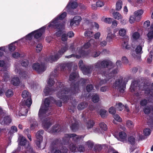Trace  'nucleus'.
I'll return each instance as SVG.
<instances>
[{"label":"nucleus","mask_w":153,"mask_h":153,"mask_svg":"<svg viewBox=\"0 0 153 153\" xmlns=\"http://www.w3.org/2000/svg\"><path fill=\"white\" fill-rule=\"evenodd\" d=\"M61 83H60V85L61 87L59 86L58 89L59 90V91L57 93V96L60 99L63 100L65 102L67 101L68 97L65 96V94H74L79 92V88L78 84L77 83L73 84L72 85L70 89L68 92L66 91V89H68L64 86H62Z\"/></svg>","instance_id":"f257e3e1"},{"label":"nucleus","mask_w":153,"mask_h":153,"mask_svg":"<svg viewBox=\"0 0 153 153\" xmlns=\"http://www.w3.org/2000/svg\"><path fill=\"white\" fill-rule=\"evenodd\" d=\"M137 85V83L136 82L132 83L131 85L130 88L131 91L132 92L138 89L137 92L135 93V94L136 96L138 97L142 94L140 92L141 90L144 91L145 93L147 94L152 93L150 90V86L149 84L145 83L142 86H140L139 88L136 87Z\"/></svg>","instance_id":"f03ea898"},{"label":"nucleus","mask_w":153,"mask_h":153,"mask_svg":"<svg viewBox=\"0 0 153 153\" xmlns=\"http://www.w3.org/2000/svg\"><path fill=\"white\" fill-rule=\"evenodd\" d=\"M54 100L53 98H46L45 99L44 102V105H42L39 109V116L41 119L42 116L48 115L50 113V111H49L48 107L50 102H52V101Z\"/></svg>","instance_id":"7ed1b4c3"},{"label":"nucleus","mask_w":153,"mask_h":153,"mask_svg":"<svg viewBox=\"0 0 153 153\" xmlns=\"http://www.w3.org/2000/svg\"><path fill=\"white\" fill-rule=\"evenodd\" d=\"M129 79V76H126L124 78L123 82V78L120 77L119 78L117 79L114 84V86L120 92L123 93L124 91L125 86Z\"/></svg>","instance_id":"20e7f679"},{"label":"nucleus","mask_w":153,"mask_h":153,"mask_svg":"<svg viewBox=\"0 0 153 153\" xmlns=\"http://www.w3.org/2000/svg\"><path fill=\"white\" fill-rule=\"evenodd\" d=\"M54 77V76L51 75L47 81L48 86L45 88L44 90V93L45 96L51 94L55 91L53 88L51 87L55 83L53 78Z\"/></svg>","instance_id":"39448f33"},{"label":"nucleus","mask_w":153,"mask_h":153,"mask_svg":"<svg viewBox=\"0 0 153 153\" xmlns=\"http://www.w3.org/2000/svg\"><path fill=\"white\" fill-rule=\"evenodd\" d=\"M68 46L66 45L64 47H62L59 51L58 53L54 55L50 56L49 58L46 60L47 61H49L51 62H52L57 60L68 50Z\"/></svg>","instance_id":"423d86ee"},{"label":"nucleus","mask_w":153,"mask_h":153,"mask_svg":"<svg viewBox=\"0 0 153 153\" xmlns=\"http://www.w3.org/2000/svg\"><path fill=\"white\" fill-rule=\"evenodd\" d=\"M143 111L146 114L148 115L147 118L148 124L149 125L153 124V107L152 106L145 107Z\"/></svg>","instance_id":"0eeeda50"},{"label":"nucleus","mask_w":153,"mask_h":153,"mask_svg":"<svg viewBox=\"0 0 153 153\" xmlns=\"http://www.w3.org/2000/svg\"><path fill=\"white\" fill-rule=\"evenodd\" d=\"M90 45V43L87 42L85 43L83 47L78 48L77 50L76 53H77L79 55L76 56V58L79 59L82 57H85L87 56L89 52L88 51H85L84 50L88 48Z\"/></svg>","instance_id":"6e6552de"},{"label":"nucleus","mask_w":153,"mask_h":153,"mask_svg":"<svg viewBox=\"0 0 153 153\" xmlns=\"http://www.w3.org/2000/svg\"><path fill=\"white\" fill-rule=\"evenodd\" d=\"M143 11L141 10H138L135 11L133 15L130 16L129 22L130 23L132 24L135 22H138L141 18V15L143 13Z\"/></svg>","instance_id":"1a4fd4ad"},{"label":"nucleus","mask_w":153,"mask_h":153,"mask_svg":"<svg viewBox=\"0 0 153 153\" xmlns=\"http://www.w3.org/2000/svg\"><path fill=\"white\" fill-rule=\"evenodd\" d=\"M72 138L75 142H77L82 139L83 137L82 136L77 135L75 134H66L63 138V141L67 142L70 138Z\"/></svg>","instance_id":"9d476101"},{"label":"nucleus","mask_w":153,"mask_h":153,"mask_svg":"<svg viewBox=\"0 0 153 153\" xmlns=\"http://www.w3.org/2000/svg\"><path fill=\"white\" fill-rule=\"evenodd\" d=\"M117 69H115L112 71V72L109 73V74H107L106 73V72H102L101 74H102V76L106 77V78H105L104 79H102L101 81V84H103L105 83H106L108 80L109 79H111L112 77L114 76L113 74H115L117 73Z\"/></svg>","instance_id":"9b49d317"},{"label":"nucleus","mask_w":153,"mask_h":153,"mask_svg":"<svg viewBox=\"0 0 153 153\" xmlns=\"http://www.w3.org/2000/svg\"><path fill=\"white\" fill-rule=\"evenodd\" d=\"M79 66L81 69L84 74H87L90 73L92 71L91 66H88L86 67L85 66L82 60H80L79 62Z\"/></svg>","instance_id":"f8f14e48"},{"label":"nucleus","mask_w":153,"mask_h":153,"mask_svg":"<svg viewBox=\"0 0 153 153\" xmlns=\"http://www.w3.org/2000/svg\"><path fill=\"white\" fill-rule=\"evenodd\" d=\"M44 133V131L40 130L36 134V137L37 140L36 141V146L39 148H41L40 144L42 141L43 137L42 135Z\"/></svg>","instance_id":"ddd939ff"},{"label":"nucleus","mask_w":153,"mask_h":153,"mask_svg":"<svg viewBox=\"0 0 153 153\" xmlns=\"http://www.w3.org/2000/svg\"><path fill=\"white\" fill-rule=\"evenodd\" d=\"M33 69L39 73L43 72L45 70V67L42 65H40V64L38 63H36L34 64L33 65Z\"/></svg>","instance_id":"4468645a"},{"label":"nucleus","mask_w":153,"mask_h":153,"mask_svg":"<svg viewBox=\"0 0 153 153\" xmlns=\"http://www.w3.org/2000/svg\"><path fill=\"white\" fill-rule=\"evenodd\" d=\"M107 36L106 38L107 42H112L113 39L116 36L114 33H112L111 30L109 27L107 28Z\"/></svg>","instance_id":"2eb2a0df"},{"label":"nucleus","mask_w":153,"mask_h":153,"mask_svg":"<svg viewBox=\"0 0 153 153\" xmlns=\"http://www.w3.org/2000/svg\"><path fill=\"white\" fill-rule=\"evenodd\" d=\"M67 13L65 12L62 13L59 16L57 17L56 18L53 19V21L51 22L50 24L51 26H54V24H58V21L59 20H62L64 19L66 16Z\"/></svg>","instance_id":"dca6fc26"},{"label":"nucleus","mask_w":153,"mask_h":153,"mask_svg":"<svg viewBox=\"0 0 153 153\" xmlns=\"http://www.w3.org/2000/svg\"><path fill=\"white\" fill-rule=\"evenodd\" d=\"M81 20V17L76 16L74 17L73 19L71 20L70 22V25L71 26L78 25L79 24V22Z\"/></svg>","instance_id":"f3484780"},{"label":"nucleus","mask_w":153,"mask_h":153,"mask_svg":"<svg viewBox=\"0 0 153 153\" xmlns=\"http://www.w3.org/2000/svg\"><path fill=\"white\" fill-rule=\"evenodd\" d=\"M21 108L19 111V116H25V115L28 111L30 109H28L27 107L25 105L24 106V105H21Z\"/></svg>","instance_id":"a211bd4d"},{"label":"nucleus","mask_w":153,"mask_h":153,"mask_svg":"<svg viewBox=\"0 0 153 153\" xmlns=\"http://www.w3.org/2000/svg\"><path fill=\"white\" fill-rule=\"evenodd\" d=\"M52 26L49 25V27L51 26ZM52 26L55 27L57 29V30H58V32L56 33V35L57 36H59L60 35H59V33H60L62 30L64 28V25L63 24H54V26ZM61 34V33H60Z\"/></svg>","instance_id":"6ab92c4d"},{"label":"nucleus","mask_w":153,"mask_h":153,"mask_svg":"<svg viewBox=\"0 0 153 153\" xmlns=\"http://www.w3.org/2000/svg\"><path fill=\"white\" fill-rule=\"evenodd\" d=\"M45 30L44 27L38 30L34 31L33 35H34V37L36 39H38L41 36L42 34L44 32Z\"/></svg>","instance_id":"aec40b11"},{"label":"nucleus","mask_w":153,"mask_h":153,"mask_svg":"<svg viewBox=\"0 0 153 153\" xmlns=\"http://www.w3.org/2000/svg\"><path fill=\"white\" fill-rule=\"evenodd\" d=\"M135 51L137 55H135L134 54H132V55L135 58H136V59H138L140 57V54L142 53V46L139 45L137 46L136 49Z\"/></svg>","instance_id":"412c9836"},{"label":"nucleus","mask_w":153,"mask_h":153,"mask_svg":"<svg viewBox=\"0 0 153 153\" xmlns=\"http://www.w3.org/2000/svg\"><path fill=\"white\" fill-rule=\"evenodd\" d=\"M42 125L44 128L47 130L51 125L52 123L50 120L48 119V118H45L42 121Z\"/></svg>","instance_id":"4be33fe9"},{"label":"nucleus","mask_w":153,"mask_h":153,"mask_svg":"<svg viewBox=\"0 0 153 153\" xmlns=\"http://www.w3.org/2000/svg\"><path fill=\"white\" fill-rule=\"evenodd\" d=\"M119 137L118 140L124 142L126 140L127 134L124 131L120 132L119 134Z\"/></svg>","instance_id":"5701e85b"},{"label":"nucleus","mask_w":153,"mask_h":153,"mask_svg":"<svg viewBox=\"0 0 153 153\" xmlns=\"http://www.w3.org/2000/svg\"><path fill=\"white\" fill-rule=\"evenodd\" d=\"M19 139V145L21 146H24L26 145V144H27L28 146L26 147V148L28 147V145L30 146V145L28 143V142L27 141L25 137L23 136H20V137ZM26 149L27 148H26Z\"/></svg>","instance_id":"b1692460"},{"label":"nucleus","mask_w":153,"mask_h":153,"mask_svg":"<svg viewBox=\"0 0 153 153\" xmlns=\"http://www.w3.org/2000/svg\"><path fill=\"white\" fill-rule=\"evenodd\" d=\"M27 100L25 101V100L21 103V105H24V106L25 105L28 109H30V107L32 103V101L30 98H27Z\"/></svg>","instance_id":"393cba45"},{"label":"nucleus","mask_w":153,"mask_h":153,"mask_svg":"<svg viewBox=\"0 0 153 153\" xmlns=\"http://www.w3.org/2000/svg\"><path fill=\"white\" fill-rule=\"evenodd\" d=\"M148 33L147 36L149 40L153 39V24L152 25L151 27L148 29Z\"/></svg>","instance_id":"a878e982"},{"label":"nucleus","mask_w":153,"mask_h":153,"mask_svg":"<svg viewBox=\"0 0 153 153\" xmlns=\"http://www.w3.org/2000/svg\"><path fill=\"white\" fill-rule=\"evenodd\" d=\"M11 82L13 85L17 86L19 85L20 83L19 79L17 77H14L12 78L11 80Z\"/></svg>","instance_id":"bb28decb"},{"label":"nucleus","mask_w":153,"mask_h":153,"mask_svg":"<svg viewBox=\"0 0 153 153\" xmlns=\"http://www.w3.org/2000/svg\"><path fill=\"white\" fill-rule=\"evenodd\" d=\"M140 35L139 33L137 32L132 33V38L133 40H136L139 39L140 38Z\"/></svg>","instance_id":"cd10ccee"},{"label":"nucleus","mask_w":153,"mask_h":153,"mask_svg":"<svg viewBox=\"0 0 153 153\" xmlns=\"http://www.w3.org/2000/svg\"><path fill=\"white\" fill-rule=\"evenodd\" d=\"M99 113L101 117L102 118H105L107 116V111L104 109H101Z\"/></svg>","instance_id":"c85d7f7f"},{"label":"nucleus","mask_w":153,"mask_h":153,"mask_svg":"<svg viewBox=\"0 0 153 153\" xmlns=\"http://www.w3.org/2000/svg\"><path fill=\"white\" fill-rule=\"evenodd\" d=\"M88 104L86 102H82L78 105L77 108L79 110H81L87 107Z\"/></svg>","instance_id":"c756f323"},{"label":"nucleus","mask_w":153,"mask_h":153,"mask_svg":"<svg viewBox=\"0 0 153 153\" xmlns=\"http://www.w3.org/2000/svg\"><path fill=\"white\" fill-rule=\"evenodd\" d=\"M22 97L23 98H30V94L27 91H24L22 94Z\"/></svg>","instance_id":"7c9ffc66"},{"label":"nucleus","mask_w":153,"mask_h":153,"mask_svg":"<svg viewBox=\"0 0 153 153\" xmlns=\"http://www.w3.org/2000/svg\"><path fill=\"white\" fill-rule=\"evenodd\" d=\"M113 16L114 18L118 20L121 19L123 17L118 12H114L113 13Z\"/></svg>","instance_id":"2f4dec72"},{"label":"nucleus","mask_w":153,"mask_h":153,"mask_svg":"<svg viewBox=\"0 0 153 153\" xmlns=\"http://www.w3.org/2000/svg\"><path fill=\"white\" fill-rule=\"evenodd\" d=\"M126 29L125 28H120L119 30L118 33L120 36H123L126 34Z\"/></svg>","instance_id":"473e14b6"},{"label":"nucleus","mask_w":153,"mask_h":153,"mask_svg":"<svg viewBox=\"0 0 153 153\" xmlns=\"http://www.w3.org/2000/svg\"><path fill=\"white\" fill-rule=\"evenodd\" d=\"M17 128L15 126H13L11 127V129L8 133L9 135H11L13 133L17 132Z\"/></svg>","instance_id":"72a5a7b5"},{"label":"nucleus","mask_w":153,"mask_h":153,"mask_svg":"<svg viewBox=\"0 0 153 153\" xmlns=\"http://www.w3.org/2000/svg\"><path fill=\"white\" fill-rule=\"evenodd\" d=\"M16 72L18 73L20 75H21L22 76L24 77H25L26 75L27 74L26 72H22V71H21L20 69L19 70L17 68H16L15 70Z\"/></svg>","instance_id":"f704fd0d"},{"label":"nucleus","mask_w":153,"mask_h":153,"mask_svg":"<svg viewBox=\"0 0 153 153\" xmlns=\"http://www.w3.org/2000/svg\"><path fill=\"white\" fill-rule=\"evenodd\" d=\"M92 99L93 102L96 103L99 101L100 98L98 95L95 94L92 96Z\"/></svg>","instance_id":"c9c22d12"},{"label":"nucleus","mask_w":153,"mask_h":153,"mask_svg":"<svg viewBox=\"0 0 153 153\" xmlns=\"http://www.w3.org/2000/svg\"><path fill=\"white\" fill-rule=\"evenodd\" d=\"M94 124V121L92 120H89L87 123L86 126L88 128H92Z\"/></svg>","instance_id":"e433bc0d"},{"label":"nucleus","mask_w":153,"mask_h":153,"mask_svg":"<svg viewBox=\"0 0 153 153\" xmlns=\"http://www.w3.org/2000/svg\"><path fill=\"white\" fill-rule=\"evenodd\" d=\"M69 148L71 151L73 152H77V150L76 149V144L74 143L70 144L69 146Z\"/></svg>","instance_id":"4c0bfd02"},{"label":"nucleus","mask_w":153,"mask_h":153,"mask_svg":"<svg viewBox=\"0 0 153 153\" xmlns=\"http://www.w3.org/2000/svg\"><path fill=\"white\" fill-rule=\"evenodd\" d=\"M11 121V120L10 117L6 116L4 119V123L6 124H8L10 123Z\"/></svg>","instance_id":"58836bf2"},{"label":"nucleus","mask_w":153,"mask_h":153,"mask_svg":"<svg viewBox=\"0 0 153 153\" xmlns=\"http://www.w3.org/2000/svg\"><path fill=\"white\" fill-rule=\"evenodd\" d=\"M122 7V1H118L116 4V10H119Z\"/></svg>","instance_id":"ea45409f"},{"label":"nucleus","mask_w":153,"mask_h":153,"mask_svg":"<svg viewBox=\"0 0 153 153\" xmlns=\"http://www.w3.org/2000/svg\"><path fill=\"white\" fill-rule=\"evenodd\" d=\"M77 6V3L75 2H72L71 4L69 3L67 6V7H70L72 9H75L76 8Z\"/></svg>","instance_id":"a19ab883"},{"label":"nucleus","mask_w":153,"mask_h":153,"mask_svg":"<svg viewBox=\"0 0 153 153\" xmlns=\"http://www.w3.org/2000/svg\"><path fill=\"white\" fill-rule=\"evenodd\" d=\"M13 94V93L12 90H8L5 93V95L7 97H11Z\"/></svg>","instance_id":"79ce46f5"},{"label":"nucleus","mask_w":153,"mask_h":153,"mask_svg":"<svg viewBox=\"0 0 153 153\" xmlns=\"http://www.w3.org/2000/svg\"><path fill=\"white\" fill-rule=\"evenodd\" d=\"M148 102V101L146 99H142L140 102V104L142 106H145L146 105Z\"/></svg>","instance_id":"37998d69"},{"label":"nucleus","mask_w":153,"mask_h":153,"mask_svg":"<svg viewBox=\"0 0 153 153\" xmlns=\"http://www.w3.org/2000/svg\"><path fill=\"white\" fill-rule=\"evenodd\" d=\"M76 77V74L73 73H71L70 76L69 80L70 81L75 80Z\"/></svg>","instance_id":"c03bdc74"},{"label":"nucleus","mask_w":153,"mask_h":153,"mask_svg":"<svg viewBox=\"0 0 153 153\" xmlns=\"http://www.w3.org/2000/svg\"><path fill=\"white\" fill-rule=\"evenodd\" d=\"M100 128L102 130L105 131L107 129L106 125L103 122H101L99 124Z\"/></svg>","instance_id":"a18cd8bd"},{"label":"nucleus","mask_w":153,"mask_h":153,"mask_svg":"<svg viewBox=\"0 0 153 153\" xmlns=\"http://www.w3.org/2000/svg\"><path fill=\"white\" fill-rule=\"evenodd\" d=\"M42 45L40 43L38 44L36 46V51L37 53L40 52L42 50Z\"/></svg>","instance_id":"49530a36"},{"label":"nucleus","mask_w":153,"mask_h":153,"mask_svg":"<svg viewBox=\"0 0 153 153\" xmlns=\"http://www.w3.org/2000/svg\"><path fill=\"white\" fill-rule=\"evenodd\" d=\"M126 125L127 127L130 128H132L134 126L133 122L130 120L126 121Z\"/></svg>","instance_id":"de8ad7c7"},{"label":"nucleus","mask_w":153,"mask_h":153,"mask_svg":"<svg viewBox=\"0 0 153 153\" xmlns=\"http://www.w3.org/2000/svg\"><path fill=\"white\" fill-rule=\"evenodd\" d=\"M59 127L58 125H55L52 128L51 132H58L59 131Z\"/></svg>","instance_id":"09e8293b"},{"label":"nucleus","mask_w":153,"mask_h":153,"mask_svg":"<svg viewBox=\"0 0 153 153\" xmlns=\"http://www.w3.org/2000/svg\"><path fill=\"white\" fill-rule=\"evenodd\" d=\"M101 66L103 68L107 67L109 64V62L107 61H101Z\"/></svg>","instance_id":"8fccbe9b"},{"label":"nucleus","mask_w":153,"mask_h":153,"mask_svg":"<svg viewBox=\"0 0 153 153\" xmlns=\"http://www.w3.org/2000/svg\"><path fill=\"white\" fill-rule=\"evenodd\" d=\"M25 153H35L33 150L32 148L28 145V147L27 148Z\"/></svg>","instance_id":"3c124183"},{"label":"nucleus","mask_w":153,"mask_h":153,"mask_svg":"<svg viewBox=\"0 0 153 153\" xmlns=\"http://www.w3.org/2000/svg\"><path fill=\"white\" fill-rule=\"evenodd\" d=\"M113 117L118 122H121L122 121V119L119 115L117 114H114L113 116Z\"/></svg>","instance_id":"603ef678"},{"label":"nucleus","mask_w":153,"mask_h":153,"mask_svg":"<svg viewBox=\"0 0 153 153\" xmlns=\"http://www.w3.org/2000/svg\"><path fill=\"white\" fill-rule=\"evenodd\" d=\"M143 133L145 136H149L150 134L151 131L149 129L146 128L144 130Z\"/></svg>","instance_id":"864d4df0"},{"label":"nucleus","mask_w":153,"mask_h":153,"mask_svg":"<svg viewBox=\"0 0 153 153\" xmlns=\"http://www.w3.org/2000/svg\"><path fill=\"white\" fill-rule=\"evenodd\" d=\"M86 145L90 149H91L94 146V144L91 141H88L86 142Z\"/></svg>","instance_id":"5fc2aeb1"},{"label":"nucleus","mask_w":153,"mask_h":153,"mask_svg":"<svg viewBox=\"0 0 153 153\" xmlns=\"http://www.w3.org/2000/svg\"><path fill=\"white\" fill-rule=\"evenodd\" d=\"M116 107L117 109L119 111H121L123 110L124 106L121 103H119L118 104H117Z\"/></svg>","instance_id":"6e6d98bb"},{"label":"nucleus","mask_w":153,"mask_h":153,"mask_svg":"<svg viewBox=\"0 0 153 153\" xmlns=\"http://www.w3.org/2000/svg\"><path fill=\"white\" fill-rule=\"evenodd\" d=\"M123 48L126 49H128L129 48V45H128V42L126 41H124L123 44Z\"/></svg>","instance_id":"4d7b16f0"},{"label":"nucleus","mask_w":153,"mask_h":153,"mask_svg":"<svg viewBox=\"0 0 153 153\" xmlns=\"http://www.w3.org/2000/svg\"><path fill=\"white\" fill-rule=\"evenodd\" d=\"M4 81H6L9 78V76L8 71H6L4 73Z\"/></svg>","instance_id":"13d9d810"},{"label":"nucleus","mask_w":153,"mask_h":153,"mask_svg":"<svg viewBox=\"0 0 153 153\" xmlns=\"http://www.w3.org/2000/svg\"><path fill=\"white\" fill-rule=\"evenodd\" d=\"M128 141L131 144H134L135 143V139L133 136H130L128 138Z\"/></svg>","instance_id":"bf43d9fd"},{"label":"nucleus","mask_w":153,"mask_h":153,"mask_svg":"<svg viewBox=\"0 0 153 153\" xmlns=\"http://www.w3.org/2000/svg\"><path fill=\"white\" fill-rule=\"evenodd\" d=\"M38 126V124L36 122H34L33 123H31L30 125V128L31 130H33Z\"/></svg>","instance_id":"052dcab7"},{"label":"nucleus","mask_w":153,"mask_h":153,"mask_svg":"<svg viewBox=\"0 0 153 153\" xmlns=\"http://www.w3.org/2000/svg\"><path fill=\"white\" fill-rule=\"evenodd\" d=\"M86 37H91L93 36V32L90 31H88L85 32V33Z\"/></svg>","instance_id":"680f3d73"},{"label":"nucleus","mask_w":153,"mask_h":153,"mask_svg":"<svg viewBox=\"0 0 153 153\" xmlns=\"http://www.w3.org/2000/svg\"><path fill=\"white\" fill-rule=\"evenodd\" d=\"M68 64H62L60 65L61 70L62 71H64L66 69V68H68Z\"/></svg>","instance_id":"e2e57ef3"},{"label":"nucleus","mask_w":153,"mask_h":153,"mask_svg":"<svg viewBox=\"0 0 153 153\" xmlns=\"http://www.w3.org/2000/svg\"><path fill=\"white\" fill-rule=\"evenodd\" d=\"M34 32H32L26 36V39L30 40L33 38V35Z\"/></svg>","instance_id":"0e129e2a"},{"label":"nucleus","mask_w":153,"mask_h":153,"mask_svg":"<svg viewBox=\"0 0 153 153\" xmlns=\"http://www.w3.org/2000/svg\"><path fill=\"white\" fill-rule=\"evenodd\" d=\"M28 63L29 62L27 60L24 59L22 61L21 65L23 66L26 67L28 65Z\"/></svg>","instance_id":"69168bd1"},{"label":"nucleus","mask_w":153,"mask_h":153,"mask_svg":"<svg viewBox=\"0 0 153 153\" xmlns=\"http://www.w3.org/2000/svg\"><path fill=\"white\" fill-rule=\"evenodd\" d=\"M96 5L97 7H101L104 5V3L103 2L99 1L97 2Z\"/></svg>","instance_id":"338daca9"},{"label":"nucleus","mask_w":153,"mask_h":153,"mask_svg":"<svg viewBox=\"0 0 153 153\" xmlns=\"http://www.w3.org/2000/svg\"><path fill=\"white\" fill-rule=\"evenodd\" d=\"M116 112L115 109L113 107H111L109 109V113L111 114H114L116 113Z\"/></svg>","instance_id":"774afa93"}]
</instances>
